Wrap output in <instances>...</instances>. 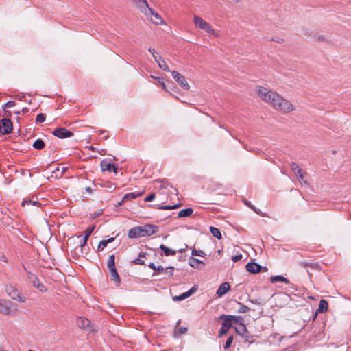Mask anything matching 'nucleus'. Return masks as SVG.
Returning <instances> with one entry per match:
<instances>
[{
    "label": "nucleus",
    "mask_w": 351,
    "mask_h": 351,
    "mask_svg": "<svg viewBox=\"0 0 351 351\" xmlns=\"http://www.w3.org/2000/svg\"><path fill=\"white\" fill-rule=\"evenodd\" d=\"M257 94L263 101L283 113L295 110V106L289 101L285 99L276 92L270 90L265 87L258 86Z\"/></svg>",
    "instance_id": "f257e3e1"
},
{
    "label": "nucleus",
    "mask_w": 351,
    "mask_h": 351,
    "mask_svg": "<svg viewBox=\"0 0 351 351\" xmlns=\"http://www.w3.org/2000/svg\"><path fill=\"white\" fill-rule=\"evenodd\" d=\"M159 230L158 226L154 224H145L143 226H135L129 230L128 236L130 239L151 236Z\"/></svg>",
    "instance_id": "f03ea898"
},
{
    "label": "nucleus",
    "mask_w": 351,
    "mask_h": 351,
    "mask_svg": "<svg viewBox=\"0 0 351 351\" xmlns=\"http://www.w3.org/2000/svg\"><path fill=\"white\" fill-rule=\"evenodd\" d=\"M18 312L16 304L9 300L0 299V313L5 315H15Z\"/></svg>",
    "instance_id": "7ed1b4c3"
},
{
    "label": "nucleus",
    "mask_w": 351,
    "mask_h": 351,
    "mask_svg": "<svg viewBox=\"0 0 351 351\" xmlns=\"http://www.w3.org/2000/svg\"><path fill=\"white\" fill-rule=\"evenodd\" d=\"M95 226H90L85 230V231L84 232V237L81 240L80 245L78 247H76L73 252H71V254L73 258H77L82 254L83 248L86 245L87 241L90 234H92V232H93Z\"/></svg>",
    "instance_id": "20e7f679"
},
{
    "label": "nucleus",
    "mask_w": 351,
    "mask_h": 351,
    "mask_svg": "<svg viewBox=\"0 0 351 351\" xmlns=\"http://www.w3.org/2000/svg\"><path fill=\"white\" fill-rule=\"evenodd\" d=\"M193 23L197 27L206 32L209 34L213 35L215 37H218V34L215 32V29L200 16L195 15Z\"/></svg>",
    "instance_id": "39448f33"
},
{
    "label": "nucleus",
    "mask_w": 351,
    "mask_h": 351,
    "mask_svg": "<svg viewBox=\"0 0 351 351\" xmlns=\"http://www.w3.org/2000/svg\"><path fill=\"white\" fill-rule=\"evenodd\" d=\"M115 256L114 254H112L109 256L107 267L110 271L111 279L114 281L116 283L119 284L121 282L120 276L117 271L115 266Z\"/></svg>",
    "instance_id": "423d86ee"
},
{
    "label": "nucleus",
    "mask_w": 351,
    "mask_h": 351,
    "mask_svg": "<svg viewBox=\"0 0 351 351\" xmlns=\"http://www.w3.org/2000/svg\"><path fill=\"white\" fill-rule=\"evenodd\" d=\"M5 291L12 300H17L20 302H25L26 301V297L23 295L21 292L12 285L6 286Z\"/></svg>",
    "instance_id": "0eeeda50"
},
{
    "label": "nucleus",
    "mask_w": 351,
    "mask_h": 351,
    "mask_svg": "<svg viewBox=\"0 0 351 351\" xmlns=\"http://www.w3.org/2000/svg\"><path fill=\"white\" fill-rule=\"evenodd\" d=\"M173 78L179 84V85L184 90H189L190 85L188 84L185 77L176 71L171 72Z\"/></svg>",
    "instance_id": "6e6552de"
},
{
    "label": "nucleus",
    "mask_w": 351,
    "mask_h": 351,
    "mask_svg": "<svg viewBox=\"0 0 351 351\" xmlns=\"http://www.w3.org/2000/svg\"><path fill=\"white\" fill-rule=\"evenodd\" d=\"M52 134L59 138H71L74 135L73 132L63 127L56 128L52 132Z\"/></svg>",
    "instance_id": "1a4fd4ad"
},
{
    "label": "nucleus",
    "mask_w": 351,
    "mask_h": 351,
    "mask_svg": "<svg viewBox=\"0 0 351 351\" xmlns=\"http://www.w3.org/2000/svg\"><path fill=\"white\" fill-rule=\"evenodd\" d=\"M28 278L33 285V286L37 288L41 292H46L47 291V287L40 282L38 276L31 272H28Z\"/></svg>",
    "instance_id": "9d476101"
},
{
    "label": "nucleus",
    "mask_w": 351,
    "mask_h": 351,
    "mask_svg": "<svg viewBox=\"0 0 351 351\" xmlns=\"http://www.w3.org/2000/svg\"><path fill=\"white\" fill-rule=\"evenodd\" d=\"M13 128L12 123L10 119L3 118L0 121V133L2 134H10Z\"/></svg>",
    "instance_id": "9b49d317"
},
{
    "label": "nucleus",
    "mask_w": 351,
    "mask_h": 351,
    "mask_svg": "<svg viewBox=\"0 0 351 351\" xmlns=\"http://www.w3.org/2000/svg\"><path fill=\"white\" fill-rule=\"evenodd\" d=\"M131 1L146 16H148L149 13H152V9L149 6L148 3L146 0H131Z\"/></svg>",
    "instance_id": "f8f14e48"
},
{
    "label": "nucleus",
    "mask_w": 351,
    "mask_h": 351,
    "mask_svg": "<svg viewBox=\"0 0 351 351\" xmlns=\"http://www.w3.org/2000/svg\"><path fill=\"white\" fill-rule=\"evenodd\" d=\"M246 270L251 274H257L261 271H267V268L263 267L255 262L248 263L245 266Z\"/></svg>",
    "instance_id": "ddd939ff"
},
{
    "label": "nucleus",
    "mask_w": 351,
    "mask_h": 351,
    "mask_svg": "<svg viewBox=\"0 0 351 351\" xmlns=\"http://www.w3.org/2000/svg\"><path fill=\"white\" fill-rule=\"evenodd\" d=\"M232 315H221L219 319L221 320V329H230V328H232Z\"/></svg>",
    "instance_id": "4468645a"
},
{
    "label": "nucleus",
    "mask_w": 351,
    "mask_h": 351,
    "mask_svg": "<svg viewBox=\"0 0 351 351\" xmlns=\"http://www.w3.org/2000/svg\"><path fill=\"white\" fill-rule=\"evenodd\" d=\"M76 324L80 329H86L90 326V321L85 317H80L77 318Z\"/></svg>",
    "instance_id": "2eb2a0df"
},
{
    "label": "nucleus",
    "mask_w": 351,
    "mask_h": 351,
    "mask_svg": "<svg viewBox=\"0 0 351 351\" xmlns=\"http://www.w3.org/2000/svg\"><path fill=\"white\" fill-rule=\"evenodd\" d=\"M232 319L233 329H237L235 326H241L243 327V329H247L243 324V318L241 316L232 315Z\"/></svg>",
    "instance_id": "dca6fc26"
},
{
    "label": "nucleus",
    "mask_w": 351,
    "mask_h": 351,
    "mask_svg": "<svg viewBox=\"0 0 351 351\" xmlns=\"http://www.w3.org/2000/svg\"><path fill=\"white\" fill-rule=\"evenodd\" d=\"M230 288L228 282H223L217 290L216 293L218 296L221 297L225 295L230 290Z\"/></svg>",
    "instance_id": "f3484780"
},
{
    "label": "nucleus",
    "mask_w": 351,
    "mask_h": 351,
    "mask_svg": "<svg viewBox=\"0 0 351 351\" xmlns=\"http://www.w3.org/2000/svg\"><path fill=\"white\" fill-rule=\"evenodd\" d=\"M270 282L271 283H275V282H284V283H285L287 285L291 284V282L287 278H285L282 276H280V275L271 276L270 278Z\"/></svg>",
    "instance_id": "a211bd4d"
},
{
    "label": "nucleus",
    "mask_w": 351,
    "mask_h": 351,
    "mask_svg": "<svg viewBox=\"0 0 351 351\" xmlns=\"http://www.w3.org/2000/svg\"><path fill=\"white\" fill-rule=\"evenodd\" d=\"M100 167L102 171H111L112 167H114V163H110L106 160H103L100 162Z\"/></svg>",
    "instance_id": "6ab92c4d"
},
{
    "label": "nucleus",
    "mask_w": 351,
    "mask_h": 351,
    "mask_svg": "<svg viewBox=\"0 0 351 351\" xmlns=\"http://www.w3.org/2000/svg\"><path fill=\"white\" fill-rule=\"evenodd\" d=\"M160 249L164 252V254L166 256H175L176 254V250L169 248L164 244H161L160 245Z\"/></svg>",
    "instance_id": "aec40b11"
},
{
    "label": "nucleus",
    "mask_w": 351,
    "mask_h": 351,
    "mask_svg": "<svg viewBox=\"0 0 351 351\" xmlns=\"http://www.w3.org/2000/svg\"><path fill=\"white\" fill-rule=\"evenodd\" d=\"M156 182L159 184V186H157L159 190L167 189L169 186L173 188L172 185L165 179L156 180Z\"/></svg>",
    "instance_id": "412c9836"
},
{
    "label": "nucleus",
    "mask_w": 351,
    "mask_h": 351,
    "mask_svg": "<svg viewBox=\"0 0 351 351\" xmlns=\"http://www.w3.org/2000/svg\"><path fill=\"white\" fill-rule=\"evenodd\" d=\"M115 239L114 237H110L108 239L106 240H102L99 243V245L97 246V250L101 251L103 250L108 245V243H111L114 241Z\"/></svg>",
    "instance_id": "4be33fe9"
},
{
    "label": "nucleus",
    "mask_w": 351,
    "mask_h": 351,
    "mask_svg": "<svg viewBox=\"0 0 351 351\" xmlns=\"http://www.w3.org/2000/svg\"><path fill=\"white\" fill-rule=\"evenodd\" d=\"M193 213V210L191 208H184L178 213V217L180 218L189 217Z\"/></svg>",
    "instance_id": "5701e85b"
},
{
    "label": "nucleus",
    "mask_w": 351,
    "mask_h": 351,
    "mask_svg": "<svg viewBox=\"0 0 351 351\" xmlns=\"http://www.w3.org/2000/svg\"><path fill=\"white\" fill-rule=\"evenodd\" d=\"M327 309H328V302L324 299L321 300L319 301L318 309L316 311L317 313L326 312L327 311Z\"/></svg>",
    "instance_id": "b1692460"
},
{
    "label": "nucleus",
    "mask_w": 351,
    "mask_h": 351,
    "mask_svg": "<svg viewBox=\"0 0 351 351\" xmlns=\"http://www.w3.org/2000/svg\"><path fill=\"white\" fill-rule=\"evenodd\" d=\"M148 16H154L155 20H154L153 19H151V20L153 21V23L156 25H160L163 23V20L161 18V16L157 12H155L153 9H152V13H149Z\"/></svg>",
    "instance_id": "393cba45"
},
{
    "label": "nucleus",
    "mask_w": 351,
    "mask_h": 351,
    "mask_svg": "<svg viewBox=\"0 0 351 351\" xmlns=\"http://www.w3.org/2000/svg\"><path fill=\"white\" fill-rule=\"evenodd\" d=\"M157 64H158V66L163 71H167V72L170 71V69H169V66H167L166 62L165 61V60H163L161 56L158 57V61Z\"/></svg>",
    "instance_id": "a878e982"
},
{
    "label": "nucleus",
    "mask_w": 351,
    "mask_h": 351,
    "mask_svg": "<svg viewBox=\"0 0 351 351\" xmlns=\"http://www.w3.org/2000/svg\"><path fill=\"white\" fill-rule=\"evenodd\" d=\"M32 146L34 149L40 150L45 147V143L43 140L38 138L34 141Z\"/></svg>",
    "instance_id": "bb28decb"
},
{
    "label": "nucleus",
    "mask_w": 351,
    "mask_h": 351,
    "mask_svg": "<svg viewBox=\"0 0 351 351\" xmlns=\"http://www.w3.org/2000/svg\"><path fill=\"white\" fill-rule=\"evenodd\" d=\"M142 193H130L123 195V200L127 201L132 199H136L142 195Z\"/></svg>",
    "instance_id": "cd10ccee"
},
{
    "label": "nucleus",
    "mask_w": 351,
    "mask_h": 351,
    "mask_svg": "<svg viewBox=\"0 0 351 351\" xmlns=\"http://www.w3.org/2000/svg\"><path fill=\"white\" fill-rule=\"evenodd\" d=\"M199 264L204 265V263L203 261H202L197 258H193V257H192L189 259V265L192 267L198 268Z\"/></svg>",
    "instance_id": "c85d7f7f"
},
{
    "label": "nucleus",
    "mask_w": 351,
    "mask_h": 351,
    "mask_svg": "<svg viewBox=\"0 0 351 351\" xmlns=\"http://www.w3.org/2000/svg\"><path fill=\"white\" fill-rule=\"evenodd\" d=\"M210 232L212 234V235L215 237H216L218 239H221V233L219 228L210 226Z\"/></svg>",
    "instance_id": "c756f323"
},
{
    "label": "nucleus",
    "mask_w": 351,
    "mask_h": 351,
    "mask_svg": "<svg viewBox=\"0 0 351 351\" xmlns=\"http://www.w3.org/2000/svg\"><path fill=\"white\" fill-rule=\"evenodd\" d=\"M147 255L145 252H141L138 254V257L132 261V263L135 265H144L145 262L143 260L141 259V258H145Z\"/></svg>",
    "instance_id": "7c9ffc66"
},
{
    "label": "nucleus",
    "mask_w": 351,
    "mask_h": 351,
    "mask_svg": "<svg viewBox=\"0 0 351 351\" xmlns=\"http://www.w3.org/2000/svg\"><path fill=\"white\" fill-rule=\"evenodd\" d=\"M299 265L304 267H311V268H317L318 265L317 263H313L311 262H307V261H301L299 263Z\"/></svg>",
    "instance_id": "2f4dec72"
},
{
    "label": "nucleus",
    "mask_w": 351,
    "mask_h": 351,
    "mask_svg": "<svg viewBox=\"0 0 351 351\" xmlns=\"http://www.w3.org/2000/svg\"><path fill=\"white\" fill-rule=\"evenodd\" d=\"M180 204H174V205H172V206H169V205H167V206H160L158 207L159 209H161V210H172V209H176V208H178V207L180 206Z\"/></svg>",
    "instance_id": "473e14b6"
},
{
    "label": "nucleus",
    "mask_w": 351,
    "mask_h": 351,
    "mask_svg": "<svg viewBox=\"0 0 351 351\" xmlns=\"http://www.w3.org/2000/svg\"><path fill=\"white\" fill-rule=\"evenodd\" d=\"M291 170L296 174L300 173L302 169L298 166V165L294 162H292L290 165Z\"/></svg>",
    "instance_id": "72a5a7b5"
},
{
    "label": "nucleus",
    "mask_w": 351,
    "mask_h": 351,
    "mask_svg": "<svg viewBox=\"0 0 351 351\" xmlns=\"http://www.w3.org/2000/svg\"><path fill=\"white\" fill-rule=\"evenodd\" d=\"M27 205H33L36 206H39L41 204L38 201H32V200H25L22 202V206Z\"/></svg>",
    "instance_id": "f704fd0d"
},
{
    "label": "nucleus",
    "mask_w": 351,
    "mask_h": 351,
    "mask_svg": "<svg viewBox=\"0 0 351 351\" xmlns=\"http://www.w3.org/2000/svg\"><path fill=\"white\" fill-rule=\"evenodd\" d=\"M46 119L45 114L40 113L37 115L36 123H43Z\"/></svg>",
    "instance_id": "c9c22d12"
},
{
    "label": "nucleus",
    "mask_w": 351,
    "mask_h": 351,
    "mask_svg": "<svg viewBox=\"0 0 351 351\" xmlns=\"http://www.w3.org/2000/svg\"><path fill=\"white\" fill-rule=\"evenodd\" d=\"M197 285L193 286L189 290H188L186 292H184L186 297L189 298V296H191L197 290Z\"/></svg>",
    "instance_id": "e433bc0d"
},
{
    "label": "nucleus",
    "mask_w": 351,
    "mask_h": 351,
    "mask_svg": "<svg viewBox=\"0 0 351 351\" xmlns=\"http://www.w3.org/2000/svg\"><path fill=\"white\" fill-rule=\"evenodd\" d=\"M192 256H197L204 257L206 254L202 250H197L196 249H193L191 252Z\"/></svg>",
    "instance_id": "4c0bfd02"
},
{
    "label": "nucleus",
    "mask_w": 351,
    "mask_h": 351,
    "mask_svg": "<svg viewBox=\"0 0 351 351\" xmlns=\"http://www.w3.org/2000/svg\"><path fill=\"white\" fill-rule=\"evenodd\" d=\"M296 176L300 182H303L304 184H306L307 182L304 180V172L302 170L300 173H297Z\"/></svg>",
    "instance_id": "58836bf2"
},
{
    "label": "nucleus",
    "mask_w": 351,
    "mask_h": 351,
    "mask_svg": "<svg viewBox=\"0 0 351 351\" xmlns=\"http://www.w3.org/2000/svg\"><path fill=\"white\" fill-rule=\"evenodd\" d=\"M239 305H240V306H239V308L238 309L239 313H244L249 311V308L247 306L243 305L240 303H239Z\"/></svg>",
    "instance_id": "ea45409f"
},
{
    "label": "nucleus",
    "mask_w": 351,
    "mask_h": 351,
    "mask_svg": "<svg viewBox=\"0 0 351 351\" xmlns=\"http://www.w3.org/2000/svg\"><path fill=\"white\" fill-rule=\"evenodd\" d=\"M104 186L109 188L110 191H112L113 190H114L116 189L115 185L110 182H107L104 183Z\"/></svg>",
    "instance_id": "a19ab883"
},
{
    "label": "nucleus",
    "mask_w": 351,
    "mask_h": 351,
    "mask_svg": "<svg viewBox=\"0 0 351 351\" xmlns=\"http://www.w3.org/2000/svg\"><path fill=\"white\" fill-rule=\"evenodd\" d=\"M165 271H166V273L168 274L169 276H173L174 273V267L171 266L167 267Z\"/></svg>",
    "instance_id": "79ce46f5"
},
{
    "label": "nucleus",
    "mask_w": 351,
    "mask_h": 351,
    "mask_svg": "<svg viewBox=\"0 0 351 351\" xmlns=\"http://www.w3.org/2000/svg\"><path fill=\"white\" fill-rule=\"evenodd\" d=\"M232 340H233V337H229L228 338V339L226 340V342L224 345V349L227 350L229 348V347L231 346L232 343Z\"/></svg>",
    "instance_id": "37998d69"
},
{
    "label": "nucleus",
    "mask_w": 351,
    "mask_h": 351,
    "mask_svg": "<svg viewBox=\"0 0 351 351\" xmlns=\"http://www.w3.org/2000/svg\"><path fill=\"white\" fill-rule=\"evenodd\" d=\"M187 298L185 293H183L182 294L180 295H178V296H176L173 298V300L175 301H181V300H183L184 299Z\"/></svg>",
    "instance_id": "c03bdc74"
},
{
    "label": "nucleus",
    "mask_w": 351,
    "mask_h": 351,
    "mask_svg": "<svg viewBox=\"0 0 351 351\" xmlns=\"http://www.w3.org/2000/svg\"><path fill=\"white\" fill-rule=\"evenodd\" d=\"M156 197L155 193H152L145 198V202H152Z\"/></svg>",
    "instance_id": "a18cd8bd"
},
{
    "label": "nucleus",
    "mask_w": 351,
    "mask_h": 351,
    "mask_svg": "<svg viewBox=\"0 0 351 351\" xmlns=\"http://www.w3.org/2000/svg\"><path fill=\"white\" fill-rule=\"evenodd\" d=\"M155 271H156L158 274H162L163 272H165V269L163 268L162 266L159 265L156 267Z\"/></svg>",
    "instance_id": "49530a36"
},
{
    "label": "nucleus",
    "mask_w": 351,
    "mask_h": 351,
    "mask_svg": "<svg viewBox=\"0 0 351 351\" xmlns=\"http://www.w3.org/2000/svg\"><path fill=\"white\" fill-rule=\"evenodd\" d=\"M245 204L247 205V206H249L250 208H252L254 211H255L256 213H259L254 206L252 205L251 203L247 200H245Z\"/></svg>",
    "instance_id": "de8ad7c7"
},
{
    "label": "nucleus",
    "mask_w": 351,
    "mask_h": 351,
    "mask_svg": "<svg viewBox=\"0 0 351 351\" xmlns=\"http://www.w3.org/2000/svg\"><path fill=\"white\" fill-rule=\"evenodd\" d=\"M15 106V102L14 101H8L5 103L3 107L11 108Z\"/></svg>",
    "instance_id": "09e8293b"
},
{
    "label": "nucleus",
    "mask_w": 351,
    "mask_h": 351,
    "mask_svg": "<svg viewBox=\"0 0 351 351\" xmlns=\"http://www.w3.org/2000/svg\"><path fill=\"white\" fill-rule=\"evenodd\" d=\"M242 258V254H238L232 257V260L236 263Z\"/></svg>",
    "instance_id": "8fccbe9b"
},
{
    "label": "nucleus",
    "mask_w": 351,
    "mask_h": 351,
    "mask_svg": "<svg viewBox=\"0 0 351 351\" xmlns=\"http://www.w3.org/2000/svg\"><path fill=\"white\" fill-rule=\"evenodd\" d=\"M237 332L241 336L243 337H247V333L248 332V330H237Z\"/></svg>",
    "instance_id": "3c124183"
},
{
    "label": "nucleus",
    "mask_w": 351,
    "mask_h": 351,
    "mask_svg": "<svg viewBox=\"0 0 351 351\" xmlns=\"http://www.w3.org/2000/svg\"><path fill=\"white\" fill-rule=\"evenodd\" d=\"M271 41H274V42H276L278 43H282L284 40L282 38H272L271 39Z\"/></svg>",
    "instance_id": "603ef678"
},
{
    "label": "nucleus",
    "mask_w": 351,
    "mask_h": 351,
    "mask_svg": "<svg viewBox=\"0 0 351 351\" xmlns=\"http://www.w3.org/2000/svg\"><path fill=\"white\" fill-rule=\"evenodd\" d=\"M317 40L319 41L324 42V41H326V39L324 36H318L317 37Z\"/></svg>",
    "instance_id": "864d4df0"
},
{
    "label": "nucleus",
    "mask_w": 351,
    "mask_h": 351,
    "mask_svg": "<svg viewBox=\"0 0 351 351\" xmlns=\"http://www.w3.org/2000/svg\"><path fill=\"white\" fill-rule=\"evenodd\" d=\"M161 85L162 86V89L164 90H165L166 92H168V88H167V86H166V84H165L164 81H161Z\"/></svg>",
    "instance_id": "5fc2aeb1"
},
{
    "label": "nucleus",
    "mask_w": 351,
    "mask_h": 351,
    "mask_svg": "<svg viewBox=\"0 0 351 351\" xmlns=\"http://www.w3.org/2000/svg\"><path fill=\"white\" fill-rule=\"evenodd\" d=\"M113 171L114 173H117V171H118V165H117L114 164V167H112V171Z\"/></svg>",
    "instance_id": "6e6d98bb"
},
{
    "label": "nucleus",
    "mask_w": 351,
    "mask_h": 351,
    "mask_svg": "<svg viewBox=\"0 0 351 351\" xmlns=\"http://www.w3.org/2000/svg\"><path fill=\"white\" fill-rule=\"evenodd\" d=\"M148 266L149 268H151L152 269L155 271L156 266L154 263H149V265Z\"/></svg>",
    "instance_id": "4d7b16f0"
},
{
    "label": "nucleus",
    "mask_w": 351,
    "mask_h": 351,
    "mask_svg": "<svg viewBox=\"0 0 351 351\" xmlns=\"http://www.w3.org/2000/svg\"><path fill=\"white\" fill-rule=\"evenodd\" d=\"M0 261H3L5 263L8 262L7 258L5 255H2L0 256Z\"/></svg>",
    "instance_id": "13d9d810"
},
{
    "label": "nucleus",
    "mask_w": 351,
    "mask_h": 351,
    "mask_svg": "<svg viewBox=\"0 0 351 351\" xmlns=\"http://www.w3.org/2000/svg\"><path fill=\"white\" fill-rule=\"evenodd\" d=\"M124 202H125V200H123V198H122V199L120 202H117V204L115 205V206L116 207L121 206L123 204Z\"/></svg>",
    "instance_id": "bf43d9fd"
},
{
    "label": "nucleus",
    "mask_w": 351,
    "mask_h": 351,
    "mask_svg": "<svg viewBox=\"0 0 351 351\" xmlns=\"http://www.w3.org/2000/svg\"><path fill=\"white\" fill-rule=\"evenodd\" d=\"M85 191H86L87 193H91L93 192V189H92V188H91V187H90V186H86V187L85 188Z\"/></svg>",
    "instance_id": "052dcab7"
},
{
    "label": "nucleus",
    "mask_w": 351,
    "mask_h": 351,
    "mask_svg": "<svg viewBox=\"0 0 351 351\" xmlns=\"http://www.w3.org/2000/svg\"><path fill=\"white\" fill-rule=\"evenodd\" d=\"M159 56H158L157 53H156L154 55H153V58H154V60H155L156 62H158V57H159Z\"/></svg>",
    "instance_id": "680f3d73"
},
{
    "label": "nucleus",
    "mask_w": 351,
    "mask_h": 351,
    "mask_svg": "<svg viewBox=\"0 0 351 351\" xmlns=\"http://www.w3.org/2000/svg\"><path fill=\"white\" fill-rule=\"evenodd\" d=\"M228 330H220V333L219 335V337H222L223 335H224L226 332H227Z\"/></svg>",
    "instance_id": "e2e57ef3"
},
{
    "label": "nucleus",
    "mask_w": 351,
    "mask_h": 351,
    "mask_svg": "<svg viewBox=\"0 0 351 351\" xmlns=\"http://www.w3.org/2000/svg\"><path fill=\"white\" fill-rule=\"evenodd\" d=\"M148 50L152 53V56L154 55L156 53L155 51V50L154 49L151 48V47Z\"/></svg>",
    "instance_id": "0e129e2a"
},
{
    "label": "nucleus",
    "mask_w": 351,
    "mask_h": 351,
    "mask_svg": "<svg viewBox=\"0 0 351 351\" xmlns=\"http://www.w3.org/2000/svg\"><path fill=\"white\" fill-rule=\"evenodd\" d=\"M21 111L23 113H27L29 112V109L25 107V108H23Z\"/></svg>",
    "instance_id": "69168bd1"
},
{
    "label": "nucleus",
    "mask_w": 351,
    "mask_h": 351,
    "mask_svg": "<svg viewBox=\"0 0 351 351\" xmlns=\"http://www.w3.org/2000/svg\"><path fill=\"white\" fill-rule=\"evenodd\" d=\"M25 97V94H22L21 95H19V99L22 100Z\"/></svg>",
    "instance_id": "338daca9"
},
{
    "label": "nucleus",
    "mask_w": 351,
    "mask_h": 351,
    "mask_svg": "<svg viewBox=\"0 0 351 351\" xmlns=\"http://www.w3.org/2000/svg\"><path fill=\"white\" fill-rule=\"evenodd\" d=\"M156 80H158V82L161 84V81H163L162 78L160 77H155Z\"/></svg>",
    "instance_id": "774afa93"
}]
</instances>
